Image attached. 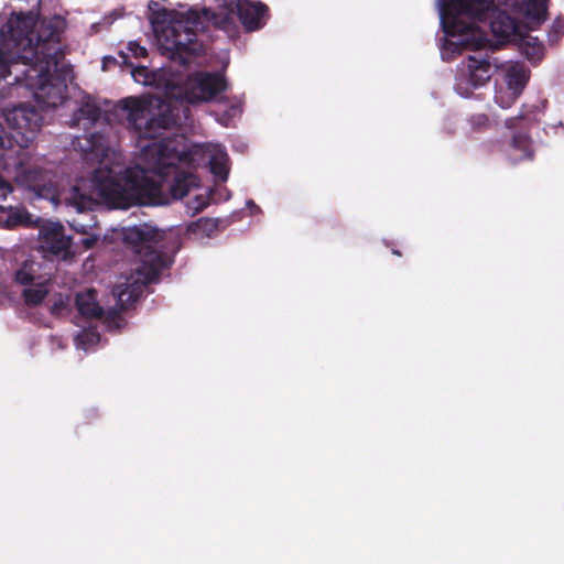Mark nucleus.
I'll list each match as a JSON object with an SVG mask.
<instances>
[{
	"instance_id": "f257e3e1",
	"label": "nucleus",
	"mask_w": 564,
	"mask_h": 564,
	"mask_svg": "<svg viewBox=\"0 0 564 564\" xmlns=\"http://www.w3.org/2000/svg\"><path fill=\"white\" fill-rule=\"evenodd\" d=\"M131 76L139 84L164 91L165 100L144 96L121 101L128 123L138 138L139 151L130 166L123 167L121 153L102 135L91 134L73 142L93 167L88 178L80 177L68 191H59L56 175L31 167L20 169L15 175L18 185L33 193L35 198L50 200L55 207L65 203L83 213L98 202L121 209L140 204H164L165 189L173 198L184 197L197 186V178L180 170L178 164L208 165L218 181H227L229 158L220 144H195L185 151L181 140L161 138L164 131L187 118L184 102L209 101L225 90L224 77L196 73L180 86L182 76L171 68L151 72L143 66L133 68Z\"/></svg>"
},
{
	"instance_id": "f03ea898",
	"label": "nucleus",
	"mask_w": 564,
	"mask_h": 564,
	"mask_svg": "<svg viewBox=\"0 0 564 564\" xmlns=\"http://www.w3.org/2000/svg\"><path fill=\"white\" fill-rule=\"evenodd\" d=\"M65 29L59 15L37 21L33 11L0 13V82L24 86L41 111L70 106L65 98L66 72L59 63ZM4 95L3 87L0 97Z\"/></svg>"
},
{
	"instance_id": "7ed1b4c3",
	"label": "nucleus",
	"mask_w": 564,
	"mask_h": 564,
	"mask_svg": "<svg viewBox=\"0 0 564 564\" xmlns=\"http://www.w3.org/2000/svg\"><path fill=\"white\" fill-rule=\"evenodd\" d=\"M547 0H437L444 39L441 42L443 61H453L465 51L490 44L485 26H488L498 43L519 40V46L532 62L543 56V46L536 37L525 36L511 18L509 10L524 19L530 29L541 25L546 19Z\"/></svg>"
},
{
	"instance_id": "20e7f679",
	"label": "nucleus",
	"mask_w": 564,
	"mask_h": 564,
	"mask_svg": "<svg viewBox=\"0 0 564 564\" xmlns=\"http://www.w3.org/2000/svg\"><path fill=\"white\" fill-rule=\"evenodd\" d=\"M235 9L248 31L258 30L265 23V6L249 0L226 2L219 13L209 9L198 11L184 7L180 10H167L160 2L149 3L150 21L161 53L172 61H178L180 64L188 63L191 56L200 51V46L195 42V32L204 28L205 22L229 30Z\"/></svg>"
},
{
	"instance_id": "39448f33",
	"label": "nucleus",
	"mask_w": 564,
	"mask_h": 564,
	"mask_svg": "<svg viewBox=\"0 0 564 564\" xmlns=\"http://www.w3.org/2000/svg\"><path fill=\"white\" fill-rule=\"evenodd\" d=\"M105 239L111 242L121 241L135 253L132 273L113 289V295L118 299L120 306L126 307L171 263V258L165 251V232L144 224L129 228H113L110 236L107 235Z\"/></svg>"
},
{
	"instance_id": "423d86ee",
	"label": "nucleus",
	"mask_w": 564,
	"mask_h": 564,
	"mask_svg": "<svg viewBox=\"0 0 564 564\" xmlns=\"http://www.w3.org/2000/svg\"><path fill=\"white\" fill-rule=\"evenodd\" d=\"M3 116L12 132L9 135L0 123V149H12L14 143L21 149L28 148L44 120L39 110L24 105L7 108Z\"/></svg>"
},
{
	"instance_id": "0eeeda50",
	"label": "nucleus",
	"mask_w": 564,
	"mask_h": 564,
	"mask_svg": "<svg viewBox=\"0 0 564 564\" xmlns=\"http://www.w3.org/2000/svg\"><path fill=\"white\" fill-rule=\"evenodd\" d=\"M501 64L495 63L482 52H476L464 59L456 74L455 90L462 97H469L475 89L485 86L491 78L494 70Z\"/></svg>"
},
{
	"instance_id": "6e6552de",
	"label": "nucleus",
	"mask_w": 564,
	"mask_h": 564,
	"mask_svg": "<svg viewBox=\"0 0 564 564\" xmlns=\"http://www.w3.org/2000/svg\"><path fill=\"white\" fill-rule=\"evenodd\" d=\"M500 77L495 84V102L503 108H510L523 91L528 80L529 70L519 62H503L497 66Z\"/></svg>"
},
{
	"instance_id": "1a4fd4ad",
	"label": "nucleus",
	"mask_w": 564,
	"mask_h": 564,
	"mask_svg": "<svg viewBox=\"0 0 564 564\" xmlns=\"http://www.w3.org/2000/svg\"><path fill=\"white\" fill-rule=\"evenodd\" d=\"M36 227L39 228L40 248L43 252L62 260L73 257L70 238L64 234L61 224L40 219Z\"/></svg>"
},
{
	"instance_id": "9d476101",
	"label": "nucleus",
	"mask_w": 564,
	"mask_h": 564,
	"mask_svg": "<svg viewBox=\"0 0 564 564\" xmlns=\"http://www.w3.org/2000/svg\"><path fill=\"white\" fill-rule=\"evenodd\" d=\"M40 218H34L22 206H0V227L7 229H14L18 227H35L39 226Z\"/></svg>"
},
{
	"instance_id": "9b49d317",
	"label": "nucleus",
	"mask_w": 564,
	"mask_h": 564,
	"mask_svg": "<svg viewBox=\"0 0 564 564\" xmlns=\"http://www.w3.org/2000/svg\"><path fill=\"white\" fill-rule=\"evenodd\" d=\"M73 110L70 126H79L85 130L91 127L100 115L99 108L88 96H82L78 100V107L73 108Z\"/></svg>"
},
{
	"instance_id": "f8f14e48",
	"label": "nucleus",
	"mask_w": 564,
	"mask_h": 564,
	"mask_svg": "<svg viewBox=\"0 0 564 564\" xmlns=\"http://www.w3.org/2000/svg\"><path fill=\"white\" fill-rule=\"evenodd\" d=\"M506 153L512 162L531 159L533 154L532 142L527 133H514L506 148Z\"/></svg>"
},
{
	"instance_id": "ddd939ff",
	"label": "nucleus",
	"mask_w": 564,
	"mask_h": 564,
	"mask_svg": "<svg viewBox=\"0 0 564 564\" xmlns=\"http://www.w3.org/2000/svg\"><path fill=\"white\" fill-rule=\"evenodd\" d=\"M76 305L79 313L87 317H97L101 314V307L96 301V293L94 290H87L78 293L76 296Z\"/></svg>"
},
{
	"instance_id": "4468645a",
	"label": "nucleus",
	"mask_w": 564,
	"mask_h": 564,
	"mask_svg": "<svg viewBox=\"0 0 564 564\" xmlns=\"http://www.w3.org/2000/svg\"><path fill=\"white\" fill-rule=\"evenodd\" d=\"M47 282V279L39 280L24 289L23 297L28 305H37L46 297L50 291Z\"/></svg>"
},
{
	"instance_id": "2eb2a0df",
	"label": "nucleus",
	"mask_w": 564,
	"mask_h": 564,
	"mask_svg": "<svg viewBox=\"0 0 564 564\" xmlns=\"http://www.w3.org/2000/svg\"><path fill=\"white\" fill-rule=\"evenodd\" d=\"M100 340L99 334L93 329L87 328L82 330L75 338V345L78 349L88 351L93 349Z\"/></svg>"
},
{
	"instance_id": "dca6fc26",
	"label": "nucleus",
	"mask_w": 564,
	"mask_h": 564,
	"mask_svg": "<svg viewBox=\"0 0 564 564\" xmlns=\"http://www.w3.org/2000/svg\"><path fill=\"white\" fill-rule=\"evenodd\" d=\"M36 263L34 261H25L22 268L15 272V281L22 285H30L36 282L35 269ZM40 279H37L39 281Z\"/></svg>"
},
{
	"instance_id": "f3484780",
	"label": "nucleus",
	"mask_w": 564,
	"mask_h": 564,
	"mask_svg": "<svg viewBox=\"0 0 564 564\" xmlns=\"http://www.w3.org/2000/svg\"><path fill=\"white\" fill-rule=\"evenodd\" d=\"M147 54L145 47L141 46L139 43L132 41L129 42L127 46V53H121L122 62L128 64V57L133 56L135 58L143 57Z\"/></svg>"
},
{
	"instance_id": "a211bd4d",
	"label": "nucleus",
	"mask_w": 564,
	"mask_h": 564,
	"mask_svg": "<svg viewBox=\"0 0 564 564\" xmlns=\"http://www.w3.org/2000/svg\"><path fill=\"white\" fill-rule=\"evenodd\" d=\"M69 302H70V300H69L68 295L59 294L54 300V303L51 308L52 313L56 314V315L63 314L69 306Z\"/></svg>"
},
{
	"instance_id": "6ab92c4d",
	"label": "nucleus",
	"mask_w": 564,
	"mask_h": 564,
	"mask_svg": "<svg viewBox=\"0 0 564 564\" xmlns=\"http://www.w3.org/2000/svg\"><path fill=\"white\" fill-rule=\"evenodd\" d=\"M207 206V198L204 194L196 195L194 200L187 203V210L191 214H196L202 212Z\"/></svg>"
},
{
	"instance_id": "aec40b11",
	"label": "nucleus",
	"mask_w": 564,
	"mask_h": 564,
	"mask_svg": "<svg viewBox=\"0 0 564 564\" xmlns=\"http://www.w3.org/2000/svg\"><path fill=\"white\" fill-rule=\"evenodd\" d=\"M241 112V101L240 100H236L230 107L228 110H225V113L221 118H219L218 120L227 126L229 123V121L235 118L236 116H238L239 113Z\"/></svg>"
},
{
	"instance_id": "412c9836",
	"label": "nucleus",
	"mask_w": 564,
	"mask_h": 564,
	"mask_svg": "<svg viewBox=\"0 0 564 564\" xmlns=\"http://www.w3.org/2000/svg\"><path fill=\"white\" fill-rule=\"evenodd\" d=\"M564 33V20L563 19H556L553 24L552 29L549 33L550 40L555 42L557 41Z\"/></svg>"
},
{
	"instance_id": "4be33fe9",
	"label": "nucleus",
	"mask_w": 564,
	"mask_h": 564,
	"mask_svg": "<svg viewBox=\"0 0 564 564\" xmlns=\"http://www.w3.org/2000/svg\"><path fill=\"white\" fill-rule=\"evenodd\" d=\"M12 192V186L0 176V198H6Z\"/></svg>"
},
{
	"instance_id": "5701e85b",
	"label": "nucleus",
	"mask_w": 564,
	"mask_h": 564,
	"mask_svg": "<svg viewBox=\"0 0 564 564\" xmlns=\"http://www.w3.org/2000/svg\"><path fill=\"white\" fill-rule=\"evenodd\" d=\"M506 124L508 128H516V127H523V118L517 117V118H510L506 121Z\"/></svg>"
},
{
	"instance_id": "b1692460",
	"label": "nucleus",
	"mask_w": 564,
	"mask_h": 564,
	"mask_svg": "<svg viewBox=\"0 0 564 564\" xmlns=\"http://www.w3.org/2000/svg\"><path fill=\"white\" fill-rule=\"evenodd\" d=\"M96 241H97V237L94 235H89L88 237H86L82 240V245L84 246L85 249H90L91 247L95 246Z\"/></svg>"
},
{
	"instance_id": "393cba45",
	"label": "nucleus",
	"mask_w": 564,
	"mask_h": 564,
	"mask_svg": "<svg viewBox=\"0 0 564 564\" xmlns=\"http://www.w3.org/2000/svg\"><path fill=\"white\" fill-rule=\"evenodd\" d=\"M69 225L77 231H80L83 234H87L86 226L74 219L73 221H69Z\"/></svg>"
},
{
	"instance_id": "a878e982",
	"label": "nucleus",
	"mask_w": 564,
	"mask_h": 564,
	"mask_svg": "<svg viewBox=\"0 0 564 564\" xmlns=\"http://www.w3.org/2000/svg\"><path fill=\"white\" fill-rule=\"evenodd\" d=\"M487 122V117L486 116H477L474 118V123L475 124H478V126H484L485 123Z\"/></svg>"
},
{
	"instance_id": "bb28decb",
	"label": "nucleus",
	"mask_w": 564,
	"mask_h": 564,
	"mask_svg": "<svg viewBox=\"0 0 564 564\" xmlns=\"http://www.w3.org/2000/svg\"><path fill=\"white\" fill-rule=\"evenodd\" d=\"M197 226H202L204 228H208V227H212L214 226V223L209 219H200L198 223H197Z\"/></svg>"
}]
</instances>
